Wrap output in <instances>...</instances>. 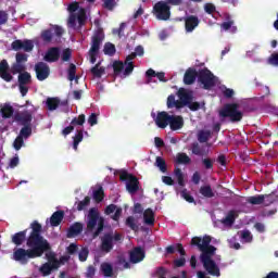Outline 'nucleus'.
<instances>
[{
	"mask_svg": "<svg viewBox=\"0 0 278 278\" xmlns=\"http://www.w3.org/2000/svg\"><path fill=\"white\" fill-rule=\"evenodd\" d=\"M31 232L26 240V247L28 250L18 248L13 253V258L15 262L21 264H27L29 260H35V257H42L45 253L51 251V244L45 237H42V225L37 220L30 224Z\"/></svg>",
	"mask_w": 278,
	"mask_h": 278,
	"instance_id": "obj_1",
	"label": "nucleus"
},
{
	"mask_svg": "<svg viewBox=\"0 0 278 278\" xmlns=\"http://www.w3.org/2000/svg\"><path fill=\"white\" fill-rule=\"evenodd\" d=\"M191 247H198L201 252L200 262L211 277H220V267L214 261V255H216V247L212 245V237L205 235L203 238L193 237L190 242Z\"/></svg>",
	"mask_w": 278,
	"mask_h": 278,
	"instance_id": "obj_2",
	"label": "nucleus"
},
{
	"mask_svg": "<svg viewBox=\"0 0 278 278\" xmlns=\"http://www.w3.org/2000/svg\"><path fill=\"white\" fill-rule=\"evenodd\" d=\"M98 225V228L96 229ZM96 229V231H94ZM105 229V219L99 214V210L92 207L87 215V231H94L92 238H99Z\"/></svg>",
	"mask_w": 278,
	"mask_h": 278,
	"instance_id": "obj_3",
	"label": "nucleus"
},
{
	"mask_svg": "<svg viewBox=\"0 0 278 278\" xmlns=\"http://www.w3.org/2000/svg\"><path fill=\"white\" fill-rule=\"evenodd\" d=\"M70 14L68 21H67V27H72V29H75L77 27V21L79 27H84L86 25V9H79V2H72L67 7ZM77 15L74 12H77Z\"/></svg>",
	"mask_w": 278,
	"mask_h": 278,
	"instance_id": "obj_4",
	"label": "nucleus"
},
{
	"mask_svg": "<svg viewBox=\"0 0 278 278\" xmlns=\"http://www.w3.org/2000/svg\"><path fill=\"white\" fill-rule=\"evenodd\" d=\"M105 40V33H103V28H98L92 37H91V47L89 49V58L91 64L97 62V55H99V50L101 49V45Z\"/></svg>",
	"mask_w": 278,
	"mask_h": 278,
	"instance_id": "obj_5",
	"label": "nucleus"
},
{
	"mask_svg": "<svg viewBox=\"0 0 278 278\" xmlns=\"http://www.w3.org/2000/svg\"><path fill=\"white\" fill-rule=\"evenodd\" d=\"M240 104L228 103L219 111V116L222 118H230V123H240L242 121L244 113L239 110Z\"/></svg>",
	"mask_w": 278,
	"mask_h": 278,
	"instance_id": "obj_6",
	"label": "nucleus"
},
{
	"mask_svg": "<svg viewBox=\"0 0 278 278\" xmlns=\"http://www.w3.org/2000/svg\"><path fill=\"white\" fill-rule=\"evenodd\" d=\"M121 242H123V235L118 232L115 235L106 232L101 239L100 249L103 253H111L114 249V244H121Z\"/></svg>",
	"mask_w": 278,
	"mask_h": 278,
	"instance_id": "obj_7",
	"label": "nucleus"
},
{
	"mask_svg": "<svg viewBox=\"0 0 278 278\" xmlns=\"http://www.w3.org/2000/svg\"><path fill=\"white\" fill-rule=\"evenodd\" d=\"M198 81L203 86L204 90H212L216 86V76L207 67H204L198 72Z\"/></svg>",
	"mask_w": 278,
	"mask_h": 278,
	"instance_id": "obj_8",
	"label": "nucleus"
},
{
	"mask_svg": "<svg viewBox=\"0 0 278 278\" xmlns=\"http://www.w3.org/2000/svg\"><path fill=\"white\" fill-rule=\"evenodd\" d=\"M119 180L126 181V189L129 194H136L140 190V181L138 180V177L127 173L126 170L121 173Z\"/></svg>",
	"mask_w": 278,
	"mask_h": 278,
	"instance_id": "obj_9",
	"label": "nucleus"
},
{
	"mask_svg": "<svg viewBox=\"0 0 278 278\" xmlns=\"http://www.w3.org/2000/svg\"><path fill=\"white\" fill-rule=\"evenodd\" d=\"M153 14L157 21L170 20V5L164 1H159L153 7Z\"/></svg>",
	"mask_w": 278,
	"mask_h": 278,
	"instance_id": "obj_10",
	"label": "nucleus"
},
{
	"mask_svg": "<svg viewBox=\"0 0 278 278\" xmlns=\"http://www.w3.org/2000/svg\"><path fill=\"white\" fill-rule=\"evenodd\" d=\"M13 118L15 123L22 127L31 125V122L34 121V113L29 110L20 111L14 114Z\"/></svg>",
	"mask_w": 278,
	"mask_h": 278,
	"instance_id": "obj_11",
	"label": "nucleus"
},
{
	"mask_svg": "<svg viewBox=\"0 0 278 278\" xmlns=\"http://www.w3.org/2000/svg\"><path fill=\"white\" fill-rule=\"evenodd\" d=\"M35 73L38 81H45V79H49V75H51V67L45 62H38L35 64Z\"/></svg>",
	"mask_w": 278,
	"mask_h": 278,
	"instance_id": "obj_12",
	"label": "nucleus"
},
{
	"mask_svg": "<svg viewBox=\"0 0 278 278\" xmlns=\"http://www.w3.org/2000/svg\"><path fill=\"white\" fill-rule=\"evenodd\" d=\"M13 51H25L26 53H29L34 51V41L29 39H25L24 41L21 39H16L11 45Z\"/></svg>",
	"mask_w": 278,
	"mask_h": 278,
	"instance_id": "obj_13",
	"label": "nucleus"
},
{
	"mask_svg": "<svg viewBox=\"0 0 278 278\" xmlns=\"http://www.w3.org/2000/svg\"><path fill=\"white\" fill-rule=\"evenodd\" d=\"M152 118H154L155 124L157 127L161 129H166L168 127V124L170 122V116L166 113V111L159 112L157 115L155 116V113H151Z\"/></svg>",
	"mask_w": 278,
	"mask_h": 278,
	"instance_id": "obj_14",
	"label": "nucleus"
},
{
	"mask_svg": "<svg viewBox=\"0 0 278 278\" xmlns=\"http://www.w3.org/2000/svg\"><path fill=\"white\" fill-rule=\"evenodd\" d=\"M0 78L7 83H10L12 79H14V76H12L10 73V64L8 63V60H2L0 62Z\"/></svg>",
	"mask_w": 278,
	"mask_h": 278,
	"instance_id": "obj_15",
	"label": "nucleus"
},
{
	"mask_svg": "<svg viewBox=\"0 0 278 278\" xmlns=\"http://www.w3.org/2000/svg\"><path fill=\"white\" fill-rule=\"evenodd\" d=\"M201 23V20L197 15H189L185 17V29L187 34H192L193 29Z\"/></svg>",
	"mask_w": 278,
	"mask_h": 278,
	"instance_id": "obj_16",
	"label": "nucleus"
},
{
	"mask_svg": "<svg viewBox=\"0 0 278 278\" xmlns=\"http://www.w3.org/2000/svg\"><path fill=\"white\" fill-rule=\"evenodd\" d=\"M131 264H140L144 260V250L140 247L132 249L129 253Z\"/></svg>",
	"mask_w": 278,
	"mask_h": 278,
	"instance_id": "obj_17",
	"label": "nucleus"
},
{
	"mask_svg": "<svg viewBox=\"0 0 278 278\" xmlns=\"http://www.w3.org/2000/svg\"><path fill=\"white\" fill-rule=\"evenodd\" d=\"M147 81L146 84H151L153 81V77H157L159 81L166 83V73L164 72H155L153 68H149L146 72Z\"/></svg>",
	"mask_w": 278,
	"mask_h": 278,
	"instance_id": "obj_18",
	"label": "nucleus"
},
{
	"mask_svg": "<svg viewBox=\"0 0 278 278\" xmlns=\"http://www.w3.org/2000/svg\"><path fill=\"white\" fill-rule=\"evenodd\" d=\"M197 77L199 78V72L194 68L189 67L184 75V84L186 86H192L197 81Z\"/></svg>",
	"mask_w": 278,
	"mask_h": 278,
	"instance_id": "obj_19",
	"label": "nucleus"
},
{
	"mask_svg": "<svg viewBox=\"0 0 278 278\" xmlns=\"http://www.w3.org/2000/svg\"><path fill=\"white\" fill-rule=\"evenodd\" d=\"M43 60L45 62H49V63L58 62V60H60V48L58 47L50 48L46 52Z\"/></svg>",
	"mask_w": 278,
	"mask_h": 278,
	"instance_id": "obj_20",
	"label": "nucleus"
},
{
	"mask_svg": "<svg viewBox=\"0 0 278 278\" xmlns=\"http://www.w3.org/2000/svg\"><path fill=\"white\" fill-rule=\"evenodd\" d=\"M168 125L172 131H177L184 127V117L181 115H170Z\"/></svg>",
	"mask_w": 278,
	"mask_h": 278,
	"instance_id": "obj_21",
	"label": "nucleus"
},
{
	"mask_svg": "<svg viewBox=\"0 0 278 278\" xmlns=\"http://www.w3.org/2000/svg\"><path fill=\"white\" fill-rule=\"evenodd\" d=\"M83 231L84 224L76 222L67 229L66 238H75V236H79Z\"/></svg>",
	"mask_w": 278,
	"mask_h": 278,
	"instance_id": "obj_22",
	"label": "nucleus"
},
{
	"mask_svg": "<svg viewBox=\"0 0 278 278\" xmlns=\"http://www.w3.org/2000/svg\"><path fill=\"white\" fill-rule=\"evenodd\" d=\"M136 53H130L129 55L126 56V60H125V70H124V76L127 77L129 75H131V73H134V62L132 60H136Z\"/></svg>",
	"mask_w": 278,
	"mask_h": 278,
	"instance_id": "obj_23",
	"label": "nucleus"
},
{
	"mask_svg": "<svg viewBox=\"0 0 278 278\" xmlns=\"http://www.w3.org/2000/svg\"><path fill=\"white\" fill-rule=\"evenodd\" d=\"M25 240L27 241V229L16 232L11 237V242L16 247H21Z\"/></svg>",
	"mask_w": 278,
	"mask_h": 278,
	"instance_id": "obj_24",
	"label": "nucleus"
},
{
	"mask_svg": "<svg viewBox=\"0 0 278 278\" xmlns=\"http://www.w3.org/2000/svg\"><path fill=\"white\" fill-rule=\"evenodd\" d=\"M143 223L149 227H153V225H155V213L152 208H147L143 212Z\"/></svg>",
	"mask_w": 278,
	"mask_h": 278,
	"instance_id": "obj_25",
	"label": "nucleus"
},
{
	"mask_svg": "<svg viewBox=\"0 0 278 278\" xmlns=\"http://www.w3.org/2000/svg\"><path fill=\"white\" fill-rule=\"evenodd\" d=\"M62 220H64V211H56L50 217V224L52 227H59Z\"/></svg>",
	"mask_w": 278,
	"mask_h": 278,
	"instance_id": "obj_26",
	"label": "nucleus"
},
{
	"mask_svg": "<svg viewBox=\"0 0 278 278\" xmlns=\"http://www.w3.org/2000/svg\"><path fill=\"white\" fill-rule=\"evenodd\" d=\"M60 267H54L51 263H45L39 267V273L42 277H49L53 270H58Z\"/></svg>",
	"mask_w": 278,
	"mask_h": 278,
	"instance_id": "obj_27",
	"label": "nucleus"
},
{
	"mask_svg": "<svg viewBox=\"0 0 278 278\" xmlns=\"http://www.w3.org/2000/svg\"><path fill=\"white\" fill-rule=\"evenodd\" d=\"M199 193L204 197V199H214V197H216V193H214V190H212V186L210 185L200 187Z\"/></svg>",
	"mask_w": 278,
	"mask_h": 278,
	"instance_id": "obj_28",
	"label": "nucleus"
},
{
	"mask_svg": "<svg viewBox=\"0 0 278 278\" xmlns=\"http://www.w3.org/2000/svg\"><path fill=\"white\" fill-rule=\"evenodd\" d=\"M226 21L227 22L222 23V29H224V31H229V29H231V33L236 34V31H238V27L233 26L235 22L231 20V16L227 15Z\"/></svg>",
	"mask_w": 278,
	"mask_h": 278,
	"instance_id": "obj_29",
	"label": "nucleus"
},
{
	"mask_svg": "<svg viewBox=\"0 0 278 278\" xmlns=\"http://www.w3.org/2000/svg\"><path fill=\"white\" fill-rule=\"evenodd\" d=\"M237 216L238 215L236 214V211L231 210L228 212L226 217L222 219V224L226 225L227 227H231V225H233V223H236Z\"/></svg>",
	"mask_w": 278,
	"mask_h": 278,
	"instance_id": "obj_30",
	"label": "nucleus"
},
{
	"mask_svg": "<svg viewBox=\"0 0 278 278\" xmlns=\"http://www.w3.org/2000/svg\"><path fill=\"white\" fill-rule=\"evenodd\" d=\"M0 113H1L2 118H12L14 116V106H12L10 104H4L0 109Z\"/></svg>",
	"mask_w": 278,
	"mask_h": 278,
	"instance_id": "obj_31",
	"label": "nucleus"
},
{
	"mask_svg": "<svg viewBox=\"0 0 278 278\" xmlns=\"http://www.w3.org/2000/svg\"><path fill=\"white\" fill-rule=\"evenodd\" d=\"M264 201H266L264 194L252 195L247 199V203H250V205H264Z\"/></svg>",
	"mask_w": 278,
	"mask_h": 278,
	"instance_id": "obj_32",
	"label": "nucleus"
},
{
	"mask_svg": "<svg viewBox=\"0 0 278 278\" xmlns=\"http://www.w3.org/2000/svg\"><path fill=\"white\" fill-rule=\"evenodd\" d=\"M67 77L70 81H78L79 76H77V65H75V63L70 64Z\"/></svg>",
	"mask_w": 278,
	"mask_h": 278,
	"instance_id": "obj_33",
	"label": "nucleus"
},
{
	"mask_svg": "<svg viewBox=\"0 0 278 278\" xmlns=\"http://www.w3.org/2000/svg\"><path fill=\"white\" fill-rule=\"evenodd\" d=\"M179 100L188 105L192 101V93L188 92L186 89L178 90Z\"/></svg>",
	"mask_w": 278,
	"mask_h": 278,
	"instance_id": "obj_34",
	"label": "nucleus"
},
{
	"mask_svg": "<svg viewBox=\"0 0 278 278\" xmlns=\"http://www.w3.org/2000/svg\"><path fill=\"white\" fill-rule=\"evenodd\" d=\"M17 81L20 86H27V84L31 83V74L28 72L21 73L18 75Z\"/></svg>",
	"mask_w": 278,
	"mask_h": 278,
	"instance_id": "obj_35",
	"label": "nucleus"
},
{
	"mask_svg": "<svg viewBox=\"0 0 278 278\" xmlns=\"http://www.w3.org/2000/svg\"><path fill=\"white\" fill-rule=\"evenodd\" d=\"M46 105L50 112H53L54 110H58L60 106V99L59 98H48Z\"/></svg>",
	"mask_w": 278,
	"mask_h": 278,
	"instance_id": "obj_36",
	"label": "nucleus"
},
{
	"mask_svg": "<svg viewBox=\"0 0 278 278\" xmlns=\"http://www.w3.org/2000/svg\"><path fill=\"white\" fill-rule=\"evenodd\" d=\"M26 68L27 67L25 66V64L15 62L11 66V74L12 75H18V74L21 75V73H25Z\"/></svg>",
	"mask_w": 278,
	"mask_h": 278,
	"instance_id": "obj_37",
	"label": "nucleus"
},
{
	"mask_svg": "<svg viewBox=\"0 0 278 278\" xmlns=\"http://www.w3.org/2000/svg\"><path fill=\"white\" fill-rule=\"evenodd\" d=\"M105 199V191H103V187H99L98 189L93 190V201L96 203H101Z\"/></svg>",
	"mask_w": 278,
	"mask_h": 278,
	"instance_id": "obj_38",
	"label": "nucleus"
},
{
	"mask_svg": "<svg viewBox=\"0 0 278 278\" xmlns=\"http://www.w3.org/2000/svg\"><path fill=\"white\" fill-rule=\"evenodd\" d=\"M212 138V131L210 130H200L198 132V141L201 142V144L207 142Z\"/></svg>",
	"mask_w": 278,
	"mask_h": 278,
	"instance_id": "obj_39",
	"label": "nucleus"
},
{
	"mask_svg": "<svg viewBox=\"0 0 278 278\" xmlns=\"http://www.w3.org/2000/svg\"><path fill=\"white\" fill-rule=\"evenodd\" d=\"M190 162H192V160L185 152H180V153H178L176 155V164H185V165H187V164H190Z\"/></svg>",
	"mask_w": 278,
	"mask_h": 278,
	"instance_id": "obj_40",
	"label": "nucleus"
},
{
	"mask_svg": "<svg viewBox=\"0 0 278 278\" xmlns=\"http://www.w3.org/2000/svg\"><path fill=\"white\" fill-rule=\"evenodd\" d=\"M101 63H97L92 68L91 73L94 77L101 78L103 75H105V67H100Z\"/></svg>",
	"mask_w": 278,
	"mask_h": 278,
	"instance_id": "obj_41",
	"label": "nucleus"
},
{
	"mask_svg": "<svg viewBox=\"0 0 278 278\" xmlns=\"http://www.w3.org/2000/svg\"><path fill=\"white\" fill-rule=\"evenodd\" d=\"M46 258L48 261L46 262V264H52L54 267L60 268V261L58 260V257H55V253L53 252L46 253Z\"/></svg>",
	"mask_w": 278,
	"mask_h": 278,
	"instance_id": "obj_42",
	"label": "nucleus"
},
{
	"mask_svg": "<svg viewBox=\"0 0 278 278\" xmlns=\"http://www.w3.org/2000/svg\"><path fill=\"white\" fill-rule=\"evenodd\" d=\"M40 37L46 43L51 42V40H53V29L50 28L42 30Z\"/></svg>",
	"mask_w": 278,
	"mask_h": 278,
	"instance_id": "obj_43",
	"label": "nucleus"
},
{
	"mask_svg": "<svg viewBox=\"0 0 278 278\" xmlns=\"http://www.w3.org/2000/svg\"><path fill=\"white\" fill-rule=\"evenodd\" d=\"M101 270L104 277H112L114 275V268L109 263H102Z\"/></svg>",
	"mask_w": 278,
	"mask_h": 278,
	"instance_id": "obj_44",
	"label": "nucleus"
},
{
	"mask_svg": "<svg viewBox=\"0 0 278 278\" xmlns=\"http://www.w3.org/2000/svg\"><path fill=\"white\" fill-rule=\"evenodd\" d=\"M126 68L125 62L123 63L122 61H115L113 63V71L114 75H121Z\"/></svg>",
	"mask_w": 278,
	"mask_h": 278,
	"instance_id": "obj_45",
	"label": "nucleus"
},
{
	"mask_svg": "<svg viewBox=\"0 0 278 278\" xmlns=\"http://www.w3.org/2000/svg\"><path fill=\"white\" fill-rule=\"evenodd\" d=\"M263 195L265 197V201L263 202V205H265V207H268V205H273V203L278 201V197L275 195V193L263 194Z\"/></svg>",
	"mask_w": 278,
	"mask_h": 278,
	"instance_id": "obj_46",
	"label": "nucleus"
},
{
	"mask_svg": "<svg viewBox=\"0 0 278 278\" xmlns=\"http://www.w3.org/2000/svg\"><path fill=\"white\" fill-rule=\"evenodd\" d=\"M104 55H114L116 53V46L112 42H106L103 49Z\"/></svg>",
	"mask_w": 278,
	"mask_h": 278,
	"instance_id": "obj_47",
	"label": "nucleus"
},
{
	"mask_svg": "<svg viewBox=\"0 0 278 278\" xmlns=\"http://www.w3.org/2000/svg\"><path fill=\"white\" fill-rule=\"evenodd\" d=\"M18 136L22 138H25V140H27V138H29V136H31V125L23 126L22 129L20 130Z\"/></svg>",
	"mask_w": 278,
	"mask_h": 278,
	"instance_id": "obj_48",
	"label": "nucleus"
},
{
	"mask_svg": "<svg viewBox=\"0 0 278 278\" xmlns=\"http://www.w3.org/2000/svg\"><path fill=\"white\" fill-rule=\"evenodd\" d=\"M88 205H90V197H85V199L83 201H79L77 203V211L78 212H84V210H86V207H88Z\"/></svg>",
	"mask_w": 278,
	"mask_h": 278,
	"instance_id": "obj_49",
	"label": "nucleus"
},
{
	"mask_svg": "<svg viewBox=\"0 0 278 278\" xmlns=\"http://www.w3.org/2000/svg\"><path fill=\"white\" fill-rule=\"evenodd\" d=\"M174 175L178 181V185L179 186H185L186 184L184 182V172H181V168L179 167H176L174 169Z\"/></svg>",
	"mask_w": 278,
	"mask_h": 278,
	"instance_id": "obj_50",
	"label": "nucleus"
},
{
	"mask_svg": "<svg viewBox=\"0 0 278 278\" xmlns=\"http://www.w3.org/2000/svg\"><path fill=\"white\" fill-rule=\"evenodd\" d=\"M126 227H129L132 231H138V224L134 216H128L126 219Z\"/></svg>",
	"mask_w": 278,
	"mask_h": 278,
	"instance_id": "obj_51",
	"label": "nucleus"
},
{
	"mask_svg": "<svg viewBox=\"0 0 278 278\" xmlns=\"http://www.w3.org/2000/svg\"><path fill=\"white\" fill-rule=\"evenodd\" d=\"M71 58H73V50L71 48L64 49L61 54L62 62H70Z\"/></svg>",
	"mask_w": 278,
	"mask_h": 278,
	"instance_id": "obj_52",
	"label": "nucleus"
},
{
	"mask_svg": "<svg viewBox=\"0 0 278 278\" xmlns=\"http://www.w3.org/2000/svg\"><path fill=\"white\" fill-rule=\"evenodd\" d=\"M191 151H192L193 155H200V156L204 155L203 148H201L199 142H193L191 144Z\"/></svg>",
	"mask_w": 278,
	"mask_h": 278,
	"instance_id": "obj_53",
	"label": "nucleus"
},
{
	"mask_svg": "<svg viewBox=\"0 0 278 278\" xmlns=\"http://www.w3.org/2000/svg\"><path fill=\"white\" fill-rule=\"evenodd\" d=\"M155 165L157 166V168H160L161 173H166L167 170L166 161H164V159H162L161 156H157Z\"/></svg>",
	"mask_w": 278,
	"mask_h": 278,
	"instance_id": "obj_54",
	"label": "nucleus"
},
{
	"mask_svg": "<svg viewBox=\"0 0 278 278\" xmlns=\"http://www.w3.org/2000/svg\"><path fill=\"white\" fill-rule=\"evenodd\" d=\"M86 123V115L80 114L78 117H74L71 122V125L75 127V125H84Z\"/></svg>",
	"mask_w": 278,
	"mask_h": 278,
	"instance_id": "obj_55",
	"label": "nucleus"
},
{
	"mask_svg": "<svg viewBox=\"0 0 278 278\" xmlns=\"http://www.w3.org/2000/svg\"><path fill=\"white\" fill-rule=\"evenodd\" d=\"M27 58H29V55L26 53L17 52L15 55V62H17V64H25L27 62Z\"/></svg>",
	"mask_w": 278,
	"mask_h": 278,
	"instance_id": "obj_56",
	"label": "nucleus"
},
{
	"mask_svg": "<svg viewBox=\"0 0 278 278\" xmlns=\"http://www.w3.org/2000/svg\"><path fill=\"white\" fill-rule=\"evenodd\" d=\"M24 144H25V140H23V137H20L18 135L13 142V147L15 151H21Z\"/></svg>",
	"mask_w": 278,
	"mask_h": 278,
	"instance_id": "obj_57",
	"label": "nucleus"
},
{
	"mask_svg": "<svg viewBox=\"0 0 278 278\" xmlns=\"http://www.w3.org/2000/svg\"><path fill=\"white\" fill-rule=\"evenodd\" d=\"M180 195L182 197V199H185V201H187V203H194V197H192L190 192H188V189H184L180 192Z\"/></svg>",
	"mask_w": 278,
	"mask_h": 278,
	"instance_id": "obj_58",
	"label": "nucleus"
},
{
	"mask_svg": "<svg viewBox=\"0 0 278 278\" xmlns=\"http://www.w3.org/2000/svg\"><path fill=\"white\" fill-rule=\"evenodd\" d=\"M117 264H118V266H123V268H125V269L131 268V265L129 264V262H127L125 256H118Z\"/></svg>",
	"mask_w": 278,
	"mask_h": 278,
	"instance_id": "obj_59",
	"label": "nucleus"
},
{
	"mask_svg": "<svg viewBox=\"0 0 278 278\" xmlns=\"http://www.w3.org/2000/svg\"><path fill=\"white\" fill-rule=\"evenodd\" d=\"M202 164L206 170H212L214 168V160L207 157L202 160Z\"/></svg>",
	"mask_w": 278,
	"mask_h": 278,
	"instance_id": "obj_60",
	"label": "nucleus"
},
{
	"mask_svg": "<svg viewBox=\"0 0 278 278\" xmlns=\"http://www.w3.org/2000/svg\"><path fill=\"white\" fill-rule=\"evenodd\" d=\"M90 252L88 251V248H83L80 252L78 253V257L80 262H86L88 260V254Z\"/></svg>",
	"mask_w": 278,
	"mask_h": 278,
	"instance_id": "obj_61",
	"label": "nucleus"
},
{
	"mask_svg": "<svg viewBox=\"0 0 278 278\" xmlns=\"http://www.w3.org/2000/svg\"><path fill=\"white\" fill-rule=\"evenodd\" d=\"M204 11L206 12V14H214V12H216V5H214L213 3H205L204 4Z\"/></svg>",
	"mask_w": 278,
	"mask_h": 278,
	"instance_id": "obj_62",
	"label": "nucleus"
},
{
	"mask_svg": "<svg viewBox=\"0 0 278 278\" xmlns=\"http://www.w3.org/2000/svg\"><path fill=\"white\" fill-rule=\"evenodd\" d=\"M268 63L271 64V66H278V53H273L268 59Z\"/></svg>",
	"mask_w": 278,
	"mask_h": 278,
	"instance_id": "obj_63",
	"label": "nucleus"
},
{
	"mask_svg": "<svg viewBox=\"0 0 278 278\" xmlns=\"http://www.w3.org/2000/svg\"><path fill=\"white\" fill-rule=\"evenodd\" d=\"M9 15L5 11H0V25H5L8 23Z\"/></svg>",
	"mask_w": 278,
	"mask_h": 278,
	"instance_id": "obj_64",
	"label": "nucleus"
}]
</instances>
